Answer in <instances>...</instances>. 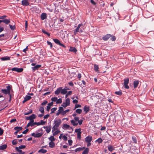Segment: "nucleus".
Returning <instances> with one entry per match:
<instances>
[{
    "label": "nucleus",
    "instance_id": "11",
    "mask_svg": "<svg viewBox=\"0 0 154 154\" xmlns=\"http://www.w3.org/2000/svg\"><path fill=\"white\" fill-rule=\"evenodd\" d=\"M21 4L23 6H28L29 3L28 2V0H23L21 2Z\"/></svg>",
    "mask_w": 154,
    "mask_h": 154
},
{
    "label": "nucleus",
    "instance_id": "62",
    "mask_svg": "<svg viewBox=\"0 0 154 154\" xmlns=\"http://www.w3.org/2000/svg\"><path fill=\"white\" fill-rule=\"evenodd\" d=\"M26 147V146L25 145H21L19 146L18 148L20 149H24Z\"/></svg>",
    "mask_w": 154,
    "mask_h": 154
},
{
    "label": "nucleus",
    "instance_id": "47",
    "mask_svg": "<svg viewBox=\"0 0 154 154\" xmlns=\"http://www.w3.org/2000/svg\"><path fill=\"white\" fill-rule=\"evenodd\" d=\"M98 66L97 65L95 64L94 65V70L96 71L97 72L98 70Z\"/></svg>",
    "mask_w": 154,
    "mask_h": 154
},
{
    "label": "nucleus",
    "instance_id": "26",
    "mask_svg": "<svg viewBox=\"0 0 154 154\" xmlns=\"http://www.w3.org/2000/svg\"><path fill=\"white\" fill-rule=\"evenodd\" d=\"M22 129H23L22 127H21L17 126V127H15L14 128V129L15 130L17 131H19L22 130Z\"/></svg>",
    "mask_w": 154,
    "mask_h": 154
},
{
    "label": "nucleus",
    "instance_id": "64",
    "mask_svg": "<svg viewBox=\"0 0 154 154\" xmlns=\"http://www.w3.org/2000/svg\"><path fill=\"white\" fill-rule=\"evenodd\" d=\"M40 123L41 124V125H43L45 123V122L43 120H41L40 121Z\"/></svg>",
    "mask_w": 154,
    "mask_h": 154
},
{
    "label": "nucleus",
    "instance_id": "63",
    "mask_svg": "<svg viewBox=\"0 0 154 154\" xmlns=\"http://www.w3.org/2000/svg\"><path fill=\"white\" fill-rule=\"evenodd\" d=\"M74 120L76 121H78L79 119V118L78 117H75L74 118Z\"/></svg>",
    "mask_w": 154,
    "mask_h": 154
},
{
    "label": "nucleus",
    "instance_id": "40",
    "mask_svg": "<svg viewBox=\"0 0 154 154\" xmlns=\"http://www.w3.org/2000/svg\"><path fill=\"white\" fill-rule=\"evenodd\" d=\"M62 102V100L61 98L57 99L56 103L57 104H60Z\"/></svg>",
    "mask_w": 154,
    "mask_h": 154
},
{
    "label": "nucleus",
    "instance_id": "55",
    "mask_svg": "<svg viewBox=\"0 0 154 154\" xmlns=\"http://www.w3.org/2000/svg\"><path fill=\"white\" fill-rule=\"evenodd\" d=\"M47 43L48 45H49L50 46V47L51 48H52V46H53L52 44V43L51 42H50L48 41L47 42Z\"/></svg>",
    "mask_w": 154,
    "mask_h": 154
},
{
    "label": "nucleus",
    "instance_id": "22",
    "mask_svg": "<svg viewBox=\"0 0 154 154\" xmlns=\"http://www.w3.org/2000/svg\"><path fill=\"white\" fill-rule=\"evenodd\" d=\"M69 89H66L65 88L62 89L61 88V94H66L67 92V90H69Z\"/></svg>",
    "mask_w": 154,
    "mask_h": 154
},
{
    "label": "nucleus",
    "instance_id": "43",
    "mask_svg": "<svg viewBox=\"0 0 154 154\" xmlns=\"http://www.w3.org/2000/svg\"><path fill=\"white\" fill-rule=\"evenodd\" d=\"M32 112V109H30L29 110V112H26L24 113V115H29L30 114H31Z\"/></svg>",
    "mask_w": 154,
    "mask_h": 154
},
{
    "label": "nucleus",
    "instance_id": "24",
    "mask_svg": "<svg viewBox=\"0 0 154 154\" xmlns=\"http://www.w3.org/2000/svg\"><path fill=\"white\" fill-rule=\"evenodd\" d=\"M41 17V19L42 20H44L47 17L46 14L45 13L42 14Z\"/></svg>",
    "mask_w": 154,
    "mask_h": 154
},
{
    "label": "nucleus",
    "instance_id": "52",
    "mask_svg": "<svg viewBox=\"0 0 154 154\" xmlns=\"http://www.w3.org/2000/svg\"><path fill=\"white\" fill-rule=\"evenodd\" d=\"M57 108L56 107H54V108H52L51 109V113L52 114V113H54V112L55 111L57 110Z\"/></svg>",
    "mask_w": 154,
    "mask_h": 154
},
{
    "label": "nucleus",
    "instance_id": "18",
    "mask_svg": "<svg viewBox=\"0 0 154 154\" xmlns=\"http://www.w3.org/2000/svg\"><path fill=\"white\" fill-rule=\"evenodd\" d=\"M10 59V57L8 56L2 57L1 58V59L3 61L9 60Z\"/></svg>",
    "mask_w": 154,
    "mask_h": 154
},
{
    "label": "nucleus",
    "instance_id": "42",
    "mask_svg": "<svg viewBox=\"0 0 154 154\" xmlns=\"http://www.w3.org/2000/svg\"><path fill=\"white\" fill-rule=\"evenodd\" d=\"M69 109L66 110L65 111H63L61 114L63 115H64L66 114L67 112H69Z\"/></svg>",
    "mask_w": 154,
    "mask_h": 154
},
{
    "label": "nucleus",
    "instance_id": "59",
    "mask_svg": "<svg viewBox=\"0 0 154 154\" xmlns=\"http://www.w3.org/2000/svg\"><path fill=\"white\" fill-rule=\"evenodd\" d=\"M63 140H65V141H66L67 140V139H68V138L65 135H63Z\"/></svg>",
    "mask_w": 154,
    "mask_h": 154
},
{
    "label": "nucleus",
    "instance_id": "19",
    "mask_svg": "<svg viewBox=\"0 0 154 154\" xmlns=\"http://www.w3.org/2000/svg\"><path fill=\"white\" fill-rule=\"evenodd\" d=\"M2 22L5 23L6 24H8L10 22V19H5L2 20Z\"/></svg>",
    "mask_w": 154,
    "mask_h": 154
},
{
    "label": "nucleus",
    "instance_id": "30",
    "mask_svg": "<svg viewBox=\"0 0 154 154\" xmlns=\"http://www.w3.org/2000/svg\"><path fill=\"white\" fill-rule=\"evenodd\" d=\"M108 150L110 152L114 150V148L111 145H109L108 146Z\"/></svg>",
    "mask_w": 154,
    "mask_h": 154
},
{
    "label": "nucleus",
    "instance_id": "28",
    "mask_svg": "<svg viewBox=\"0 0 154 154\" xmlns=\"http://www.w3.org/2000/svg\"><path fill=\"white\" fill-rule=\"evenodd\" d=\"M49 146L51 148H53L55 146V143L53 142H50L49 143Z\"/></svg>",
    "mask_w": 154,
    "mask_h": 154
},
{
    "label": "nucleus",
    "instance_id": "41",
    "mask_svg": "<svg viewBox=\"0 0 154 154\" xmlns=\"http://www.w3.org/2000/svg\"><path fill=\"white\" fill-rule=\"evenodd\" d=\"M29 123V124L30 126L31 127L35 125L34 121H30Z\"/></svg>",
    "mask_w": 154,
    "mask_h": 154
},
{
    "label": "nucleus",
    "instance_id": "38",
    "mask_svg": "<svg viewBox=\"0 0 154 154\" xmlns=\"http://www.w3.org/2000/svg\"><path fill=\"white\" fill-rule=\"evenodd\" d=\"M42 32L43 33H44L45 34H46L48 36H49L50 35V33H48V32L46 31L44 29H42Z\"/></svg>",
    "mask_w": 154,
    "mask_h": 154
},
{
    "label": "nucleus",
    "instance_id": "20",
    "mask_svg": "<svg viewBox=\"0 0 154 154\" xmlns=\"http://www.w3.org/2000/svg\"><path fill=\"white\" fill-rule=\"evenodd\" d=\"M70 128L73 129V128L72 127H70V126L67 124H64L63 125L62 128L63 129H68L69 128Z\"/></svg>",
    "mask_w": 154,
    "mask_h": 154
},
{
    "label": "nucleus",
    "instance_id": "61",
    "mask_svg": "<svg viewBox=\"0 0 154 154\" xmlns=\"http://www.w3.org/2000/svg\"><path fill=\"white\" fill-rule=\"evenodd\" d=\"M50 116L49 114H47L44 116V119H48Z\"/></svg>",
    "mask_w": 154,
    "mask_h": 154
},
{
    "label": "nucleus",
    "instance_id": "25",
    "mask_svg": "<svg viewBox=\"0 0 154 154\" xmlns=\"http://www.w3.org/2000/svg\"><path fill=\"white\" fill-rule=\"evenodd\" d=\"M85 148V147H79L78 148L75 149V152H77L78 151L79 152L82 150H83Z\"/></svg>",
    "mask_w": 154,
    "mask_h": 154
},
{
    "label": "nucleus",
    "instance_id": "44",
    "mask_svg": "<svg viewBox=\"0 0 154 154\" xmlns=\"http://www.w3.org/2000/svg\"><path fill=\"white\" fill-rule=\"evenodd\" d=\"M24 98L26 99L27 101H28L31 98V97L29 96L26 95L24 97Z\"/></svg>",
    "mask_w": 154,
    "mask_h": 154
},
{
    "label": "nucleus",
    "instance_id": "53",
    "mask_svg": "<svg viewBox=\"0 0 154 154\" xmlns=\"http://www.w3.org/2000/svg\"><path fill=\"white\" fill-rule=\"evenodd\" d=\"M17 140H14L12 142V143L13 145H16L17 143V142L16 141Z\"/></svg>",
    "mask_w": 154,
    "mask_h": 154
},
{
    "label": "nucleus",
    "instance_id": "14",
    "mask_svg": "<svg viewBox=\"0 0 154 154\" xmlns=\"http://www.w3.org/2000/svg\"><path fill=\"white\" fill-rule=\"evenodd\" d=\"M62 88V87H60L57 88V90L55 91V94L57 95H58L60 92L61 93V88Z\"/></svg>",
    "mask_w": 154,
    "mask_h": 154
},
{
    "label": "nucleus",
    "instance_id": "49",
    "mask_svg": "<svg viewBox=\"0 0 154 154\" xmlns=\"http://www.w3.org/2000/svg\"><path fill=\"white\" fill-rule=\"evenodd\" d=\"M9 26L11 29L12 30H14L15 29V27L14 25L12 26L11 24H9Z\"/></svg>",
    "mask_w": 154,
    "mask_h": 154
},
{
    "label": "nucleus",
    "instance_id": "58",
    "mask_svg": "<svg viewBox=\"0 0 154 154\" xmlns=\"http://www.w3.org/2000/svg\"><path fill=\"white\" fill-rule=\"evenodd\" d=\"M28 26V23L27 21H25V28L26 30H27V28Z\"/></svg>",
    "mask_w": 154,
    "mask_h": 154
},
{
    "label": "nucleus",
    "instance_id": "1",
    "mask_svg": "<svg viewBox=\"0 0 154 154\" xmlns=\"http://www.w3.org/2000/svg\"><path fill=\"white\" fill-rule=\"evenodd\" d=\"M62 122L61 120L60 119H55L54 120V123H53V126L52 128V132L59 128V127Z\"/></svg>",
    "mask_w": 154,
    "mask_h": 154
},
{
    "label": "nucleus",
    "instance_id": "39",
    "mask_svg": "<svg viewBox=\"0 0 154 154\" xmlns=\"http://www.w3.org/2000/svg\"><path fill=\"white\" fill-rule=\"evenodd\" d=\"M81 128H77L75 130V132L81 134Z\"/></svg>",
    "mask_w": 154,
    "mask_h": 154
},
{
    "label": "nucleus",
    "instance_id": "13",
    "mask_svg": "<svg viewBox=\"0 0 154 154\" xmlns=\"http://www.w3.org/2000/svg\"><path fill=\"white\" fill-rule=\"evenodd\" d=\"M52 132L53 133V135L55 136L60 133V131L59 128H57V129L54 131L53 132Z\"/></svg>",
    "mask_w": 154,
    "mask_h": 154
},
{
    "label": "nucleus",
    "instance_id": "29",
    "mask_svg": "<svg viewBox=\"0 0 154 154\" xmlns=\"http://www.w3.org/2000/svg\"><path fill=\"white\" fill-rule=\"evenodd\" d=\"M39 111L41 112L42 113H44V109L43 107L41 106L40 107Z\"/></svg>",
    "mask_w": 154,
    "mask_h": 154
},
{
    "label": "nucleus",
    "instance_id": "32",
    "mask_svg": "<svg viewBox=\"0 0 154 154\" xmlns=\"http://www.w3.org/2000/svg\"><path fill=\"white\" fill-rule=\"evenodd\" d=\"M82 24H79L78 25V26L77 27V28L75 29V32H79V29L80 28V27L82 26Z\"/></svg>",
    "mask_w": 154,
    "mask_h": 154
},
{
    "label": "nucleus",
    "instance_id": "9",
    "mask_svg": "<svg viewBox=\"0 0 154 154\" xmlns=\"http://www.w3.org/2000/svg\"><path fill=\"white\" fill-rule=\"evenodd\" d=\"M42 134L43 133L42 132L37 133H33L32 134V136L35 137H41Z\"/></svg>",
    "mask_w": 154,
    "mask_h": 154
},
{
    "label": "nucleus",
    "instance_id": "6",
    "mask_svg": "<svg viewBox=\"0 0 154 154\" xmlns=\"http://www.w3.org/2000/svg\"><path fill=\"white\" fill-rule=\"evenodd\" d=\"M53 40L55 42V43L59 45L60 46H62V47L65 48L66 46L63 44L60 43V42L57 39H54Z\"/></svg>",
    "mask_w": 154,
    "mask_h": 154
},
{
    "label": "nucleus",
    "instance_id": "48",
    "mask_svg": "<svg viewBox=\"0 0 154 154\" xmlns=\"http://www.w3.org/2000/svg\"><path fill=\"white\" fill-rule=\"evenodd\" d=\"M132 140L134 142V143H137V138H136V137H134V136L132 137Z\"/></svg>",
    "mask_w": 154,
    "mask_h": 154
},
{
    "label": "nucleus",
    "instance_id": "54",
    "mask_svg": "<svg viewBox=\"0 0 154 154\" xmlns=\"http://www.w3.org/2000/svg\"><path fill=\"white\" fill-rule=\"evenodd\" d=\"M63 107H60L59 108V109L58 110V111L61 112V114L62 112L63 111Z\"/></svg>",
    "mask_w": 154,
    "mask_h": 154
},
{
    "label": "nucleus",
    "instance_id": "57",
    "mask_svg": "<svg viewBox=\"0 0 154 154\" xmlns=\"http://www.w3.org/2000/svg\"><path fill=\"white\" fill-rule=\"evenodd\" d=\"M68 142L69 145L71 146L72 143V141L71 140H68Z\"/></svg>",
    "mask_w": 154,
    "mask_h": 154
},
{
    "label": "nucleus",
    "instance_id": "15",
    "mask_svg": "<svg viewBox=\"0 0 154 154\" xmlns=\"http://www.w3.org/2000/svg\"><path fill=\"white\" fill-rule=\"evenodd\" d=\"M53 102H51V103H48V105L47 106V110L48 111H49L50 109L51 108V106H52L53 105Z\"/></svg>",
    "mask_w": 154,
    "mask_h": 154
},
{
    "label": "nucleus",
    "instance_id": "31",
    "mask_svg": "<svg viewBox=\"0 0 154 154\" xmlns=\"http://www.w3.org/2000/svg\"><path fill=\"white\" fill-rule=\"evenodd\" d=\"M7 147L6 144H4L0 146V150H4L6 149Z\"/></svg>",
    "mask_w": 154,
    "mask_h": 154
},
{
    "label": "nucleus",
    "instance_id": "23",
    "mask_svg": "<svg viewBox=\"0 0 154 154\" xmlns=\"http://www.w3.org/2000/svg\"><path fill=\"white\" fill-rule=\"evenodd\" d=\"M69 50L70 51L72 52L75 53L77 51V50L75 48L73 47H70Z\"/></svg>",
    "mask_w": 154,
    "mask_h": 154
},
{
    "label": "nucleus",
    "instance_id": "51",
    "mask_svg": "<svg viewBox=\"0 0 154 154\" xmlns=\"http://www.w3.org/2000/svg\"><path fill=\"white\" fill-rule=\"evenodd\" d=\"M48 103V101L47 100H44V101L41 104L42 106H45Z\"/></svg>",
    "mask_w": 154,
    "mask_h": 154
},
{
    "label": "nucleus",
    "instance_id": "7",
    "mask_svg": "<svg viewBox=\"0 0 154 154\" xmlns=\"http://www.w3.org/2000/svg\"><path fill=\"white\" fill-rule=\"evenodd\" d=\"M11 70L12 71L17 72H21L23 71V69L22 68H19L17 67H14L12 68Z\"/></svg>",
    "mask_w": 154,
    "mask_h": 154
},
{
    "label": "nucleus",
    "instance_id": "5",
    "mask_svg": "<svg viewBox=\"0 0 154 154\" xmlns=\"http://www.w3.org/2000/svg\"><path fill=\"white\" fill-rule=\"evenodd\" d=\"M129 82V79L128 78H126L124 79V87L127 89L129 88V87L128 85Z\"/></svg>",
    "mask_w": 154,
    "mask_h": 154
},
{
    "label": "nucleus",
    "instance_id": "50",
    "mask_svg": "<svg viewBox=\"0 0 154 154\" xmlns=\"http://www.w3.org/2000/svg\"><path fill=\"white\" fill-rule=\"evenodd\" d=\"M57 97H52L51 98V100L52 101V102H55L57 101Z\"/></svg>",
    "mask_w": 154,
    "mask_h": 154
},
{
    "label": "nucleus",
    "instance_id": "60",
    "mask_svg": "<svg viewBox=\"0 0 154 154\" xmlns=\"http://www.w3.org/2000/svg\"><path fill=\"white\" fill-rule=\"evenodd\" d=\"M29 129H26L24 131L22 132V133L24 134H26L27 133Z\"/></svg>",
    "mask_w": 154,
    "mask_h": 154
},
{
    "label": "nucleus",
    "instance_id": "34",
    "mask_svg": "<svg viewBox=\"0 0 154 154\" xmlns=\"http://www.w3.org/2000/svg\"><path fill=\"white\" fill-rule=\"evenodd\" d=\"M54 136H51L48 138L49 140L51 141V142H54L55 141V139Z\"/></svg>",
    "mask_w": 154,
    "mask_h": 154
},
{
    "label": "nucleus",
    "instance_id": "2",
    "mask_svg": "<svg viewBox=\"0 0 154 154\" xmlns=\"http://www.w3.org/2000/svg\"><path fill=\"white\" fill-rule=\"evenodd\" d=\"M6 88L7 89H2L1 90L2 92L5 94H8L11 95L10 94L11 88L10 86L8 85Z\"/></svg>",
    "mask_w": 154,
    "mask_h": 154
},
{
    "label": "nucleus",
    "instance_id": "10",
    "mask_svg": "<svg viewBox=\"0 0 154 154\" xmlns=\"http://www.w3.org/2000/svg\"><path fill=\"white\" fill-rule=\"evenodd\" d=\"M92 140V138L90 136H88L85 138V140L86 142H91Z\"/></svg>",
    "mask_w": 154,
    "mask_h": 154
},
{
    "label": "nucleus",
    "instance_id": "3",
    "mask_svg": "<svg viewBox=\"0 0 154 154\" xmlns=\"http://www.w3.org/2000/svg\"><path fill=\"white\" fill-rule=\"evenodd\" d=\"M31 65L34 66V67H32L31 68L33 72H34L35 70H38V69L41 67V65H36V64L34 63H32Z\"/></svg>",
    "mask_w": 154,
    "mask_h": 154
},
{
    "label": "nucleus",
    "instance_id": "46",
    "mask_svg": "<svg viewBox=\"0 0 154 154\" xmlns=\"http://www.w3.org/2000/svg\"><path fill=\"white\" fill-rule=\"evenodd\" d=\"M115 93L116 94L119 95H121L122 94V93L121 91H116L115 92Z\"/></svg>",
    "mask_w": 154,
    "mask_h": 154
},
{
    "label": "nucleus",
    "instance_id": "16",
    "mask_svg": "<svg viewBox=\"0 0 154 154\" xmlns=\"http://www.w3.org/2000/svg\"><path fill=\"white\" fill-rule=\"evenodd\" d=\"M111 35L109 34H107L103 37V40L104 41H106L111 37Z\"/></svg>",
    "mask_w": 154,
    "mask_h": 154
},
{
    "label": "nucleus",
    "instance_id": "8",
    "mask_svg": "<svg viewBox=\"0 0 154 154\" xmlns=\"http://www.w3.org/2000/svg\"><path fill=\"white\" fill-rule=\"evenodd\" d=\"M35 115L33 114L29 117H27L26 119L27 120H30V121H34L33 119L36 118Z\"/></svg>",
    "mask_w": 154,
    "mask_h": 154
},
{
    "label": "nucleus",
    "instance_id": "56",
    "mask_svg": "<svg viewBox=\"0 0 154 154\" xmlns=\"http://www.w3.org/2000/svg\"><path fill=\"white\" fill-rule=\"evenodd\" d=\"M77 138L79 140H80L81 139V134L78 133L77 134Z\"/></svg>",
    "mask_w": 154,
    "mask_h": 154
},
{
    "label": "nucleus",
    "instance_id": "27",
    "mask_svg": "<svg viewBox=\"0 0 154 154\" xmlns=\"http://www.w3.org/2000/svg\"><path fill=\"white\" fill-rule=\"evenodd\" d=\"M84 150L82 153V154H87L88 153V152L89 151V148H86Z\"/></svg>",
    "mask_w": 154,
    "mask_h": 154
},
{
    "label": "nucleus",
    "instance_id": "33",
    "mask_svg": "<svg viewBox=\"0 0 154 154\" xmlns=\"http://www.w3.org/2000/svg\"><path fill=\"white\" fill-rule=\"evenodd\" d=\"M51 126H47L46 130V131L47 133H49L50 132L51 130Z\"/></svg>",
    "mask_w": 154,
    "mask_h": 154
},
{
    "label": "nucleus",
    "instance_id": "45",
    "mask_svg": "<svg viewBox=\"0 0 154 154\" xmlns=\"http://www.w3.org/2000/svg\"><path fill=\"white\" fill-rule=\"evenodd\" d=\"M76 112L79 114L81 113L82 112V110L81 109H77L75 111Z\"/></svg>",
    "mask_w": 154,
    "mask_h": 154
},
{
    "label": "nucleus",
    "instance_id": "21",
    "mask_svg": "<svg viewBox=\"0 0 154 154\" xmlns=\"http://www.w3.org/2000/svg\"><path fill=\"white\" fill-rule=\"evenodd\" d=\"M19 148L16 147V149L17 151L19 153V154H24L25 153V152H23L22 150L19 149Z\"/></svg>",
    "mask_w": 154,
    "mask_h": 154
},
{
    "label": "nucleus",
    "instance_id": "36",
    "mask_svg": "<svg viewBox=\"0 0 154 154\" xmlns=\"http://www.w3.org/2000/svg\"><path fill=\"white\" fill-rule=\"evenodd\" d=\"M71 122L72 125L74 126H77L78 125V123L77 122H75V120H72L71 121Z\"/></svg>",
    "mask_w": 154,
    "mask_h": 154
},
{
    "label": "nucleus",
    "instance_id": "35",
    "mask_svg": "<svg viewBox=\"0 0 154 154\" xmlns=\"http://www.w3.org/2000/svg\"><path fill=\"white\" fill-rule=\"evenodd\" d=\"M47 150L43 149H41L38 151V152H41L42 153H45L47 152Z\"/></svg>",
    "mask_w": 154,
    "mask_h": 154
},
{
    "label": "nucleus",
    "instance_id": "37",
    "mask_svg": "<svg viewBox=\"0 0 154 154\" xmlns=\"http://www.w3.org/2000/svg\"><path fill=\"white\" fill-rule=\"evenodd\" d=\"M103 141L102 139L101 138H99L98 139L95 141V142H98L99 143H100L102 142Z\"/></svg>",
    "mask_w": 154,
    "mask_h": 154
},
{
    "label": "nucleus",
    "instance_id": "12",
    "mask_svg": "<svg viewBox=\"0 0 154 154\" xmlns=\"http://www.w3.org/2000/svg\"><path fill=\"white\" fill-rule=\"evenodd\" d=\"M89 110L90 108L89 106L86 105L84 107L83 110L85 113H87Z\"/></svg>",
    "mask_w": 154,
    "mask_h": 154
},
{
    "label": "nucleus",
    "instance_id": "17",
    "mask_svg": "<svg viewBox=\"0 0 154 154\" xmlns=\"http://www.w3.org/2000/svg\"><path fill=\"white\" fill-rule=\"evenodd\" d=\"M139 83V81L138 80L134 81L133 83L134 87V88H136L138 86Z\"/></svg>",
    "mask_w": 154,
    "mask_h": 154
},
{
    "label": "nucleus",
    "instance_id": "4",
    "mask_svg": "<svg viewBox=\"0 0 154 154\" xmlns=\"http://www.w3.org/2000/svg\"><path fill=\"white\" fill-rule=\"evenodd\" d=\"M70 103V100L69 98H67L65 101V102H63L61 105L63 107H66L69 105Z\"/></svg>",
    "mask_w": 154,
    "mask_h": 154
}]
</instances>
